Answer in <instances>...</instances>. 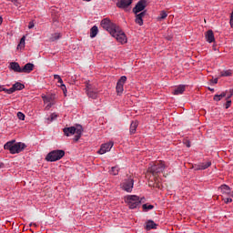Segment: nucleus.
I'll return each instance as SVG.
<instances>
[{
	"mask_svg": "<svg viewBox=\"0 0 233 233\" xmlns=\"http://www.w3.org/2000/svg\"><path fill=\"white\" fill-rule=\"evenodd\" d=\"M167 168V164L165 161L159 160L154 163L151 167L147 168V172L152 174V176H157V174H161Z\"/></svg>",
	"mask_w": 233,
	"mask_h": 233,
	"instance_id": "obj_1",
	"label": "nucleus"
},
{
	"mask_svg": "<svg viewBox=\"0 0 233 233\" xmlns=\"http://www.w3.org/2000/svg\"><path fill=\"white\" fill-rule=\"evenodd\" d=\"M63 157H65V150L56 149L49 152L46 157V159L52 163L54 161H59V159H63Z\"/></svg>",
	"mask_w": 233,
	"mask_h": 233,
	"instance_id": "obj_2",
	"label": "nucleus"
},
{
	"mask_svg": "<svg viewBox=\"0 0 233 233\" xmlns=\"http://www.w3.org/2000/svg\"><path fill=\"white\" fill-rule=\"evenodd\" d=\"M125 201L132 210L134 208H137V207L141 205V199L138 196L136 195H128L126 197Z\"/></svg>",
	"mask_w": 233,
	"mask_h": 233,
	"instance_id": "obj_3",
	"label": "nucleus"
},
{
	"mask_svg": "<svg viewBox=\"0 0 233 233\" xmlns=\"http://www.w3.org/2000/svg\"><path fill=\"white\" fill-rule=\"evenodd\" d=\"M112 37H115L118 43L125 45L127 43V35L123 32L119 26H117L111 34Z\"/></svg>",
	"mask_w": 233,
	"mask_h": 233,
	"instance_id": "obj_4",
	"label": "nucleus"
},
{
	"mask_svg": "<svg viewBox=\"0 0 233 233\" xmlns=\"http://www.w3.org/2000/svg\"><path fill=\"white\" fill-rule=\"evenodd\" d=\"M86 92L88 97H91V99H97L99 90L96 86L90 84V82H86Z\"/></svg>",
	"mask_w": 233,
	"mask_h": 233,
	"instance_id": "obj_5",
	"label": "nucleus"
},
{
	"mask_svg": "<svg viewBox=\"0 0 233 233\" xmlns=\"http://www.w3.org/2000/svg\"><path fill=\"white\" fill-rule=\"evenodd\" d=\"M101 26H102V28H104V30H106L107 32H109L110 35L117 27V25L116 24L112 23V21H110V19H108V18H105L101 21Z\"/></svg>",
	"mask_w": 233,
	"mask_h": 233,
	"instance_id": "obj_6",
	"label": "nucleus"
},
{
	"mask_svg": "<svg viewBox=\"0 0 233 233\" xmlns=\"http://www.w3.org/2000/svg\"><path fill=\"white\" fill-rule=\"evenodd\" d=\"M122 190L125 192H132L134 188V178L132 177H128L127 179H124L120 185Z\"/></svg>",
	"mask_w": 233,
	"mask_h": 233,
	"instance_id": "obj_7",
	"label": "nucleus"
},
{
	"mask_svg": "<svg viewBox=\"0 0 233 233\" xmlns=\"http://www.w3.org/2000/svg\"><path fill=\"white\" fill-rule=\"evenodd\" d=\"M125 83H127V76H123L116 83V90L117 96H123V92L125 91Z\"/></svg>",
	"mask_w": 233,
	"mask_h": 233,
	"instance_id": "obj_8",
	"label": "nucleus"
},
{
	"mask_svg": "<svg viewBox=\"0 0 233 233\" xmlns=\"http://www.w3.org/2000/svg\"><path fill=\"white\" fill-rule=\"evenodd\" d=\"M42 99L46 105L47 104V106H46L47 110H49V108H52L53 105H56V95L55 94L42 96Z\"/></svg>",
	"mask_w": 233,
	"mask_h": 233,
	"instance_id": "obj_9",
	"label": "nucleus"
},
{
	"mask_svg": "<svg viewBox=\"0 0 233 233\" xmlns=\"http://www.w3.org/2000/svg\"><path fill=\"white\" fill-rule=\"evenodd\" d=\"M26 148V145L22 142H17L13 145V147H11V154H19V152H23Z\"/></svg>",
	"mask_w": 233,
	"mask_h": 233,
	"instance_id": "obj_10",
	"label": "nucleus"
},
{
	"mask_svg": "<svg viewBox=\"0 0 233 233\" xmlns=\"http://www.w3.org/2000/svg\"><path fill=\"white\" fill-rule=\"evenodd\" d=\"M147 8V0H140L137 2L136 6L133 8L134 14L137 15L139 12H143Z\"/></svg>",
	"mask_w": 233,
	"mask_h": 233,
	"instance_id": "obj_11",
	"label": "nucleus"
},
{
	"mask_svg": "<svg viewBox=\"0 0 233 233\" xmlns=\"http://www.w3.org/2000/svg\"><path fill=\"white\" fill-rule=\"evenodd\" d=\"M219 189L223 196H227L228 198H233V192L232 189H230V187L227 185H222L219 187Z\"/></svg>",
	"mask_w": 233,
	"mask_h": 233,
	"instance_id": "obj_12",
	"label": "nucleus"
},
{
	"mask_svg": "<svg viewBox=\"0 0 233 233\" xmlns=\"http://www.w3.org/2000/svg\"><path fill=\"white\" fill-rule=\"evenodd\" d=\"M133 0H120L116 6L117 8H122L123 10L128 11V6L132 5Z\"/></svg>",
	"mask_w": 233,
	"mask_h": 233,
	"instance_id": "obj_13",
	"label": "nucleus"
},
{
	"mask_svg": "<svg viewBox=\"0 0 233 233\" xmlns=\"http://www.w3.org/2000/svg\"><path fill=\"white\" fill-rule=\"evenodd\" d=\"M112 147H114V143L112 142L103 144L98 150V154H106V152H110V150H112Z\"/></svg>",
	"mask_w": 233,
	"mask_h": 233,
	"instance_id": "obj_14",
	"label": "nucleus"
},
{
	"mask_svg": "<svg viewBox=\"0 0 233 233\" xmlns=\"http://www.w3.org/2000/svg\"><path fill=\"white\" fill-rule=\"evenodd\" d=\"M25 88V86L19 82H16L13 85L11 88L6 90V94H14V92L17 90H23Z\"/></svg>",
	"mask_w": 233,
	"mask_h": 233,
	"instance_id": "obj_15",
	"label": "nucleus"
},
{
	"mask_svg": "<svg viewBox=\"0 0 233 233\" xmlns=\"http://www.w3.org/2000/svg\"><path fill=\"white\" fill-rule=\"evenodd\" d=\"M63 132L66 137H69V136H74L77 132V128L76 127H65Z\"/></svg>",
	"mask_w": 233,
	"mask_h": 233,
	"instance_id": "obj_16",
	"label": "nucleus"
},
{
	"mask_svg": "<svg viewBox=\"0 0 233 233\" xmlns=\"http://www.w3.org/2000/svg\"><path fill=\"white\" fill-rule=\"evenodd\" d=\"M147 15V12H141L139 14L137 13L136 15V20L135 23H137V25H139V26H143V16Z\"/></svg>",
	"mask_w": 233,
	"mask_h": 233,
	"instance_id": "obj_17",
	"label": "nucleus"
},
{
	"mask_svg": "<svg viewBox=\"0 0 233 233\" xmlns=\"http://www.w3.org/2000/svg\"><path fill=\"white\" fill-rule=\"evenodd\" d=\"M205 37L208 43H214V41H216V38L214 37V31L212 30L206 32Z\"/></svg>",
	"mask_w": 233,
	"mask_h": 233,
	"instance_id": "obj_18",
	"label": "nucleus"
},
{
	"mask_svg": "<svg viewBox=\"0 0 233 233\" xmlns=\"http://www.w3.org/2000/svg\"><path fill=\"white\" fill-rule=\"evenodd\" d=\"M211 166H212L211 161L203 162L197 166L196 170H207V168H208Z\"/></svg>",
	"mask_w": 233,
	"mask_h": 233,
	"instance_id": "obj_19",
	"label": "nucleus"
},
{
	"mask_svg": "<svg viewBox=\"0 0 233 233\" xmlns=\"http://www.w3.org/2000/svg\"><path fill=\"white\" fill-rule=\"evenodd\" d=\"M9 68L10 70H13L14 72H18L19 74H21L22 72L21 66H19V63L17 62H11Z\"/></svg>",
	"mask_w": 233,
	"mask_h": 233,
	"instance_id": "obj_20",
	"label": "nucleus"
},
{
	"mask_svg": "<svg viewBox=\"0 0 233 233\" xmlns=\"http://www.w3.org/2000/svg\"><path fill=\"white\" fill-rule=\"evenodd\" d=\"M32 70H34V64L32 63H27L24 66V67L22 68L21 73L24 74H30V72H32Z\"/></svg>",
	"mask_w": 233,
	"mask_h": 233,
	"instance_id": "obj_21",
	"label": "nucleus"
},
{
	"mask_svg": "<svg viewBox=\"0 0 233 233\" xmlns=\"http://www.w3.org/2000/svg\"><path fill=\"white\" fill-rule=\"evenodd\" d=\"M137 127H139V122L137 120L132 121L129 127L130 134H136Z\"/></svg>",
	"mask_w": 233,
	"mask_h": 233,
	"instance_id": "obj_22",
	"label": "nucleus"
},
{
	"mask_svg": "<svg viewBox=\"0 0 233 233\" xmlns=\"http://www.w3.org/2000/svg\"><path fill=\"white\" fill-rule=\"evenodd\" d=\"M75 134H76V136H75L73 139L76 143H77V141L81 139V136L83 135V127L81 126L77 127V130L76 132H75Z\"/></svg>",
	"mask_w": 233,
	"mask_h": 233,
	"instance_id": "obj_23",
	"label": "nucleus"
},
{
	"mask_svg": "<svg viewBox=\"0 0 233 233\" xmlns=\"http://www.w3.org/2000/svg\"><path fill=\"white\" fill-rule=\"evenodd\" d=\"M157 228V224L154 222L153 220H148L146 223V230H152Z\"/></svg>",
	"mask_w": 233,
	"mask_h": 233,
	"instance_id": "obj_24",
	"label": "nucleus"
},
{
	"mask_svg": "<svg viewBox=\"0 0 233 233\" xmlns=\"http://www.w3.org/2000/svg\"><path fill=\"white\" fill-rule=\"evenodd\" d=\"M183 92H185V86H178L177 87H176L174 89V91L172 92V95L179 96V95L183 94Z\"/></svg>",
	"mask_w": 233,
	"mask_h": 233,
	"instance_id": "obj_25",
	"label": "nucleus"
},
{
	"mask_svg": "<svg viewBox=\"0 0 233 233\" xmlns=\"http://www.w3.org/2000/svg\"><path fill=\"white\" fill-rule=\"evenodd\" d=\"M14 143H15V141L7 142L6 144H5V150H9L10 154H12V148H14L15 145Z\"/></svg>",
	"mask_w": 233,
	"mask_h": 233,
	"instance_id": "obj_26",
	"label": "nucleus"
},
{
	"mask_svg": "<svg viewBox=\"0 0 233 233\" xmlns=\"http://www.w3.org/2000/svg\"><path fill=\"white\" fill-rule=\"evenodd\" d=\"M168 17V14H167V11H160L159 15L157 16V21H163L164 19H167Z\"/></svg>",
	"mask_w": 233,
	"mask_h": 233,
	"instance_id": "obj_27",
	"label": "nucleus"
},
{
	"mask_svg": "<svg viewBox=\"0 0 233 233\" xmlns=\"http://www.w3.org/2000/svg\"><path fill=\"white\" fill-rule=\"evenodd\" d=\"M99 32V29L97 28L96 25H94L91 29H90V37L94 38L96 37V35H97V33Z\"/></svg>",
	"mask_w": 233,
	"mask_h": 233,
	"instance_id": "obj_28",
	"label": "nucleus"
},
{
	"mask_svg": "<svg viewBox=\"0 0 233 233\" xmlns=\"http://www.w3.org/2000/svg\"><path fill=\"white\" fill-rule=\"evenodd\" d=\"M230 76H232V70L228 69L220 72L219 77H230Z\"/></svg>",
	"mask_w": 233,
	"mask_h": 233,
	"instance_id": "obj_29",
	"label": "nucleus"
},
{
	"mask_svg": "<svg viewBox=\"0 0 233 233\" xmlns=\"http://www.w3.org/2000/svg\"><path fill=\"white\" fill-rule=\"evenodd\" d=\"M109 174L111 176H117V174H119V167L117 166L111 167V170H109Z\"/></svg>",
	"mask_w": 233,
	"mask_h": 233,
	"instance_id": "obj_30",
	"label": "nucleus"
},
{
	"mask_svg": "<svg viewBox=\"0 0 233 233\" xmlns=\"http://www.w3.org/2000/svg\"><path fill=\"white\" fill-rule=\"evenodd\" d=\"M25 37L23 36L21 39H20V42L19 44L17 45V50H23L25 48Z\"/></svg>",
	"mask_w": 233,
	"mask_h": 233,
	"instance_id": "obj_31",
	"label": "nucleus"
},
{
	"mask_svg": "<svg viewBox=\"0 0 233 233\" xmlns=\"http://www.w3.org/2000/svg\"><path fill=\"white\" fill-rule=\"evenodd\" d=\"M226 96H227V93L223 92L220 95H215L213 99L214 101H221V99Z\"/></svg>",
	"mask_w": 233,
	"mask_h": 233,
	"instance_id": "obj_32",
	"label": "nucleus"
},
{
	"mask_svg": "<svg viewBox=\"0 0 233 233\" xmlns=\"http://www.w3.org/2000/svg\"><path fill=\"white\" fill-rule=\"evenodd\" d=\"M58 39H61V35L59 33H54L50 37L51 42L57 41Z\"/></svg>",
	"mask_w": 233,
	"mask_h": 233,
	"instance_id": "obj_33",
	"label": "nucleus"
},
{
	"mask_svg": "<svg viewBox=\"0 0 233 233\" xmlns=\"http://www.w3.org/2000/svg\"><path fill=\"white\" fill-rule=\"evenodd\" d=\"M142 208H143L144 210H152V208H154V205L144 204V205L142 206Z\"/></svg>",
	"mask_w": 233,
	"mask_h": 233,
	"instance_id": "obj_34",
	"label": "nucleus"
},
{
	"mask_svg": "<svg viewBox=\"0 0 233 233\" xmlns=\"http://www.w3.org/2000/svg\"><path fill=\"white\" fill-rule=\"evenodd\" d=\"M55 119H57V114L53 113L50 115V117L47 118L48 121H50V123H52V121H54Z\"/></svg>",
	"mask_w": 233,
	"mask_h": 233,
	"instance_id": "obj_35",
	"label": "nucleus"
},
{
	"mask_svg": "<svg viewBox=\"0 0 233 233\" xmlns=\"http://www.w3.org/2000/svg\"><path fill=\"white\" fill-rule=\"evenodd\" d=\"M54 79H57L58 83L60 85H63V79L61 78V76L59 75H54Z\"/></svg>",
	"mask_w": 233,
	"mask_h": 233,
	"instance_id": "obj_36",
	"label": "nucleus"
},
{
	"mask_svg": "<svg viewBox=\"0 0 233 233\" xmlns=\"http://www.w3.org/2000/svg\"><path fill=\"white\" fill-rule=\"evenodd\" d=\"M17 117L18 119H20V121H25V115L23 114V112H18Z\"/></svg>",
	"mask_w": 233,
	"mask_h": 233,
	"instance_id": "obj_37",
	"label": "nucleus"
},
{
	"mask_svg": "<svg viewBox=\"0 0 233 233\" xmlns=\"http://www.w3.org/2000/svg\"><path fill=\"white\" fill-rule=\"evenodd\" d=\"M226 108H230L231 105H232V100L226 98Z\"/></svg>",
	"mask_w": 233,
	"mask_h": 233,
	"instance_id": "obj_38",
	"label": "nucleus"
},
{
	"mask_svg": "<svg viewBox=\"0 0 233 233\" xmlns=\"http://www.w3.org/2000/svg\"><path fill=\"white\" fill-rule=\"evenodd\" d=\"M61 89L63 90L64 95L66 96V86L63 83L61 84Z\"/></svg>",
	"mask_w": 233,
	"mask_h": 233,
	"instance_id": "obj_39",
	"label": "nucleus"
},
{
	"mask_svg": "<svg viewBox=\"0 0 233 233\" xmlns=\"http://www.w3.org/2000/svg\"><path fill=\"white\" fill-rule=\"evenodd\" d=\"M224 203H232V198H223Z\"/></svg>",
	"mask_w": 233,
	"mask_h": 233,
	"instance_id": "obj_40",
	"label": "nucleus"
},
{
	"mask_svg": "<svg viewBox=\"0 0 233 233\" xmlns=\"http://www.w3.org/2000/svg\"><path fill=\"white\" fill-rule=\"evenodd\" d=\"M6 88H5L3 86H0V92H5L6 93Z\"/></svg>",
	"mask_w": 233,
	"mask_h": 233,
	"instance_id": "obj_41",
	"label": "nucleus"
},
{
	"mask_svg": "<svg viewBox=\"0 0 233 233\" xmlns=\"http://www.w3.org/2000/svg\"><path fill=\"white\" fill-rule=\"evenodd\" d=\"M28 28H29V29L34 28V22H30V23H29Z\"/></svg>",
	"mask_w": 233,
	"mask_h": 233,
	"instance_id": "obj_42",
	"label": "nucleus"
},
{
	"mask_svg": "<svg viewBox=\"0 0 233 233\" xmlns=\"http://www.w3.org/2000/svg\"><path fill=\"white\" fill-rule=\"evenodd\" d=\"M185 144L187 148H190V141L187 140Z\"/></svg>",
	"mask_w": 233,
	"mask_h": 233,
	"instance_id": "obj_43",
	"label": "nucleus"
},
{
	"mask_svg": "<svg viewBox=\"0 0 233 233\" xmlns=\"http://www.w3.org/2000/svg\"><path fill=\"white\" fill-rule=\"evenodd\" d=\"M213 83H214L215 85H218V78H215V79L213 80Z\"/></svg>",
	"mask_w": 233,
	"mask_h": 233,
	"instance_id": "obj_44",
	"label": "nucleus"
},
{
	"mask_svg": "<svg viewBox=\"0 0 233 233\" xmlns=\"http://www.w3.org/2000/svg\"><path fill=\"white\" fill-rule=\"evenodd\" d=\"M0 25H3V16H0Z\"/></svg>",
	"mask_w": 233,
	"mask_h": 233,
	"instance_id": "obj_45",
	"label": "nucleus"
},
{
	"mask_svg": "<svg viewBox=\"0 0 233 233\" xmlns=\"http://www.w3.org/2000/svg\"><path fill=\"white\" fill-rule=\"evenodd\" d=\"M232 97V94L229 95V96L227 97V99H230Z\"/></svg>",
	"mask_w": 233,
	"mask_h": 233,
	"instance_id": "obj_46",
	"label": "nucleus"
},
{
	"mask_svg": "<svg viewBox=\"0 0 233 233\" xmlns=\"http://www.w3.org/2000/svg\"><path fill=\"white\" fill-rule=\"evenodd\" d=\"M83 1H86L87 3H90V1H92V0H83Z\"/></svg>",
	"mask_w": 233,
	"mask_h": 233,
	"instance_id": "obj_47",
	"label": "nucleus"
},
{
	"mask_svg": "<svg viewBox=\"0 0 233 233\" xmlns=\"http://www.w3.org/2000/svg\"><path fill=\"white\" fill-rule=\"evenodd\" d=\"M208 90H210L211 92H214V89H212V88H208Z\"/></svg>",
	"mask_w": 233,
	"mask_h": 233,
	"instance_id": "obj_48",
	"label": "nucleus"
},
{
	"mask_svg": "<svg viewBox=\"0 0 233 233\" xmlns=\"http://www.w3.org/2000/svg\"><path fill=\"white\" fill-rule=\"evenodd\" d=\"M7 1H11V0H7Z\"/></svg>",
	"mask_w": 233,
	"mask_h": 233,
	"instance_id": "obj_49",
	"label": "nucleus"
}]
</instances>
